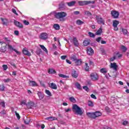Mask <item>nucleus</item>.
Instances as JSON below:
<instances>
[{"label": "nucleus", "mask_w": 129, "mask_h": 129, "mask_svg": "<svg viewBox=\"0 0 129 129\" xmlns=\"http://www.w3.org/2000/svg\"><path fill=\"white\" fill-rule=\"evenodd\" d=\"M7 46H8V48ZM8 49L10 50V51H14V52L17 53V54H20V52L18 51L16 49H14V47H13V46L11 45V43L7 44L5 42H0V51H1V52L5 53V52H7V50H8Z\"/></svg>", "instance_id": "nucleus-1"}, {"label": "nucleus", "mask_w": 129, "mask_h": 129, "mask_svg": "<svg viewBox=\"0 0 129 129\" xmlns=\"http://www.w3.org/2000/svg\"><path fill=\"white\" fill-rule=\"evenodd\" d=\"M67 17V13L64 12H57L55 14V17L60 22H64L65 19L64 18Z\"/></svg>", "instance_id": "nucleus-2"}, {"label": "nucleus", "mask_w": 129, "mask_h": 129, "mask_svg": "<svg viewBox=\"0 0 129 129\" xmlns=\"http://www.w3.org/2000/svg\"><path fill=\"white\" fill-rule=\"evenodd\" d=\"M73 111L79 115H82V114H83V111L81 110V108L78 106L77 104L73 105Z\"/></svg>", "instance_id": "nucleus-3"}, {"label": "nucleus", "mask_w": 129, "mask_h": 129, "mask_svg": "<svg viewBox=\"0 0 129 129\" xmlns=\"http://www.w3.org/2000/svg\"><path fill=\"white\" fill-rule=\"evenodd\" d=\"M95 3L94 1H79V5L80 6H85V5H89V4H94Z\"/></svg>", "instance_id": "nucleus-4"}, {"label": "nucleus", "mask_w": 129, "mask_h": 129, "mask_svg": "<svg viewBox=\"0 0 129 129\" xmlns=\"http://www.w3.org/2000/svg\"><path fill=\"white\" fill-rule=\"evenodd\" d=\"M111 14L113 19H118V16H119V13L118 12L116 11H112L111 12Z\"/></svg>", "instance_id": "nucleus-5"}, {"label": "nucleus", "mask_w": 129, "mask_h": 129, "mask_svg": "<svg viewBox=\"0 0 129 129\" xmlns=\"http://www.w3.org/2000/svg\"><path fill=\"white\" fill-rule=\"evenodd\" d=\"M96 19L97 20V22L98 24H102V25H104V20L101 17H99L98 16H96Z\"/></svg>", "instance_id": "nucleus-6"}, {"label": "nucleus", "mask_w": 129, "mask_h": 129, "mask_svg": "<svg viewBox=\"0 0 129 129\" xmlns=\"http://www.w3.org/2000/svg\"><path fill=\"white\" fill-rule=\"evenodd\" d=\"M91 78L92 80L95 81L98 79V76L97 74L94 73L91 74Z\"/></svg>", "instance_id": "nucleus-7"}, {"label": "nucleus", "mask_w": 129, "mask_h": 129, "mask_svg": "<svg viewBox=\"0 0 129 129\" xmlns=\"http://www.w3.org/2000/svg\"><path fill=\"white\" fill-rule=\"evenodd\" d=\"M22 52H23V54L24 55H26V56H30L31 55V52H30V51H29V50L27 49V48H23Z\"/></svg>", "instance_id": "nucleus-8"}, {"label": "nucleus", "mask_w": 129, "mask_h": 129, "mask_svg": "<svg viewBox=\"0 0 129 129\" xmlns=\"http://www.w3.org/2000/svg\"><path fill=\"white\" fill-rule=\"evenodd\" d=\"M35 104H34V102L32 101H29L27 103L26 106L28 109H30L34 106Z\"/></svg>", "instance_id": "nucleus-9"}, {"label": "nucleus", "mask_w": 129, "mask_h": 129, "mask_svg": "<svg viewBox=\"0 0 129 129\" xmlns=\"http://www.w3.org/2000/svg\"><path fill=\"white\" fill-rule=\"evenodd\" d=\"M40 38L42 40H47V39H48V34L46 33H42L40 34Z\"/></svg>", "instance_id": "nucleus-10"}, {"label": "nucleus", "mask_w": 129, "mask_h": 129, "mask_svg": "<svg viewBox=\"0 0 129 129\" xmlns=\"http://www.w3.org/2000/svg\"><path fill=\"white\" fill-rule=\"evenodd\" d=\"M110 68L113 69L115 71H116V70H117V65H116V63H111Z\"/></svg>", "instance_id": "nucleus-11"}, {"label": "nucleus", "mask_w": 129, "mask_h": 129, "mask_svg": "<svg viewBox=\"0 0 129 129\" xmlns=\"http://www.w3.org/2000/svg\"><path fill=\"white\" fill-rule=\"evenodd\" d=\"M73 42L75 47H78V46H79V42H78V40H77V38L76 37H74L73 39Z\"/></svg>", "instance_id": "nucleus-12"}, {"label": "nucleus", "mask_w": 129, "mask_h": 129, "mask_svg": "<svg viewBox=\"0 0 129 129\" xmlns=\"http://www.w3.org/2000/svg\"><path fill=\"white\" fill-rule=\"evenodd\" d=\"M87 115L90 118H95V112H87Z\"/></svg>", "instance_id": "nucleus-13"}, {"label": "nucleus", "mask_w": 129, "mask_h": 129, "mask_svg": "<svg viewBox=\"0 0 129 129\" xmlns=\"http://www.w3.org/2000/svg\"><path fill=\"white\" fill-rule=\"evenodd\" d=\"M14 24H15V25H16V26H17V27H18V28H22L24 27L23 26V24H22V23H21L16 20L14 21Z\"/></svg>", "instance_id": "nucleus-14"}, {"label": "nucleus", "mask_w": 129, "mask_h": 129, "mask_svg": "<svg viewBox=\"0 0 129 129\" xmlns=\"http://www.w3.org/2000/svg\"><path fill=\"white\" fill-rule=\"evenodd\" d=\"M87 53L88 55H93L94 51H93V49L91 48V47H89L87 49Z\"/></svg>", "instance_id": "nucleus-15"}, {"label": "nucleus", "mask_w": 129, "mask_h": 129, "mask_svg": "<svg viewBox=\"0 0 129 129\" xmlns=\"http://www.w3.org/2000/svg\"><path fill=\"white\" fill-rule=\"evenodd\" d=\"M49 87L51 88L52 89H57V85L56 84H54L53 83H50V85H49Z\"/></svg>", "instance_id": "nucleus-16"}, {"label": "nucleus", "mask_w": 129, "mask_h": 129, "mask_svg": "<svg viewBox=\"0 0 129 129\" xmlns=\"http://www.w3.org/2000/svg\"><path fill=\"white\" fill-rule=\"evenodd\" d=\"M76 65L79 66V65H81L82 64V59H77L76 61H75Z\"/></svg>", "instance_id": "nucleus-17"}, {"label": "nucleus", "mask_w": 129, "mask_h": 129, "mask_svg": "<svg viewBox=\"0 0 129 129\" xmlns=\"http://www.w3.org/2000/svg\"><path fill=\"white\" fill-rule=\"evenodd\" d=\"M29 85L30 86H37V83L33 81H29Z\"/></svg>", "instance_id": "nucleus-18"}, {"label": "nucleus", "mask_w": 129, "mask_h": 129, "mask_svg": "<svg viewBox=\"0 0 129 129\" xmlns=\"http://www.w3.org/2000/svg\"><path fill=\"white\" fill-rule=\"evenodd\" d=\"M38 96L39 97V99H43L44 98V94L41 92H38Z\"/></svg>", "instance_id": "nucleus-19"}, {"label": "nucleus", "mask_w": 129, "mask_h": 129, "mask_svg": "<svg viewBox=\"0 0 129 129\" xmlns=\"http://www.w3.org/2000/svg\"><path fill=\"white\" fill-rule=\"evenodd\" d=\"M1 20L3 22V25H5L6 26L8 25V19H3V18H1Z\"/></svg>", "instance_id": "nucleus-20"}, {"label": "nucleus", "mask_w": 129, "mask_h": 129, "mask_svg": "<svg viewBox=\"0 0 129 129\" xmlns=\"http://www.w3.org/2000/svg\"><path fill=\"white\" fill-rule=\"evenodd\" d=\"M101 34H102V28L101 27L97 31L96 35L99 36V35H101Z\"/></svg>", "instance_id": "nucleus-21"}, {"label": "nucleus", "mask_w": 129, "mask_h": 129, "mask_svg": "<svg viewBox=\"0 0 129 129\" xmlns=\"http://www.w3.org/2000/svg\"><path fill=\"white\" fill-rule=\"evenodd\" d=\"M53 28L56 30V31H58V30H60V25L58 24H55L53 25Z\"/></svg>", "instance_id": "nucleus-22"}, {"label": "nucleus", "mask_w": 129, "mask_h": 129, "mask_svg": "<svg viewBox=\"0 0 129 129\" xmlns=\"http://www.w3.org/2000/svg\"><path fill=\"white\" fill-rule=\"evenodd\" d=\"M75 4H76V2H75V1H72L70 3H67V5H68V6H69V7H72V6H74V5H75Z\"/></svg>", "instance_id": "nucleus-23"}, {"label": "nucleus", "mask_w": 129, "mask_h": 129, "mask_svg": "<svg viewBox=\"0 0 129 129\" xmlns=\"http://www.w3.org/2000/svg\"><path fill=\"white\" fill-rule=\"evenodd\" d=\"M45 119H47V120H56V119H57V118L53 116H50L46 118Z\"/></svg>", "instance_id": "nucleus-24"}, {"label": "nucleus", "mask_w": 129, "mask_h": 129, "mask_svg": "<svg viewBox=\"0 0 129 129\" xmlns=\"http://www.w3.org/2000/svg\"><path fill=\"white\" fill-rule=\"evenodd\" d=\"M40 47L41 48V49L46 53V54H48V50H47V48L44 47V45H40Z\"/></svg>", "instance_id": "nucleus-25"}, {"label": "nucleus", "mask_w": 129, "mask_h": 129, "mask_svg": "<svg viewBox=\"0 0 129 129\" xmlns=\"http://www.w3.org/2000/svg\"><path fill=\"white\" fill-rule=\"evenodd\" d=\"M72 75L74 78H77L78 77V75L76 74V71H75L72 72Z\"/></svg>", "instance_id": "nucleus-26"}, {"label": "nucleus", "mask_w": 129, "mask_h": 129, "mask_svg": "<svg viewBox=\"0 0 129 129\" xmlns=\"http://www.w3.org/2000/svg\"><path fill=\"white\" fill-rule=\"evenodd\" d=\"M119 24V22L117 20L113 21V27H117V25Z\"/></svg>", "instance_id": "nucleus-27"}, {"label": "nucleus", "mask_w": 129, "mask_h": 129, "mask_svg": "<svg viewBox=\"0 0 129 129\" xmlns=\"http://www.w3.org/2000/svg\"><path fill=\"white\" fill-rule=\"evenodd\" d=\"M101 112H99V111H96L95 112V118H96V117H98V116H101Z\"/></svg>", "instance_id": "nucleus-28"}, {"label": "nucleus", "mask_w": 129, "mask_h": 129, "mask_svg": "<svg viewBox=\"0 0 129 129\" xmlns=\"http://www.w3.org/2000/svg\"><path fill=\"white\" fill-rule=\"evenodd\" d=\"M114 56L115 57V58H120L122 56V54L119 53V52H117L115 53Z\"/></svg>", "instance_id": "nucleus-29"}, {"label": "nucleus", "mask_w": 129, "mask_h": 129, "mask_svg": "<svg viewBox=\"0 0 129 129\" xmlns=\"http://www.w3.org/2000/svg\"><path fill=\"white\" fill-rule=\"evenodd\" d=\"M100 72L103 74H105V73H107V70L105 68H103L100 70Z\"/></svg>", "instance_id": "nucleus-30"}, {"label": "nucleus", "mask_w": 129, "mask_h": 129, "mask_svg": "<svg viewBox=\"0 0 129 129\" xmlns=\"http://www.w3.org/2000/svg\"><path fill=\"white\" fill-rule=\"evenodd\" d=\"M4 39L7 43V45H9V44H11V42H12V41L10 40L9 38L5 37Z\"/></svg>", "instance_id": "nucleus-31"}, {"label": "nucleus", "mask_w": 129, "mask_h": 129, "mask_svg": "<svg viewBox=\"0 0 129 129\" xmlns=\"http://www.w3.org/2000/svg\"><path fill=\"white\" fill-rule=\"evenodd\" d=\"M76 24L77 25H79V26H81V25H82L84 24V22L80 20H78L76 21Z\"/></svg>", "instance_id": "nucleus-32"}, {"label": "nucleus", "mask_w": 129, "mask_h": 129, "mask_svg": "<svg viewBox=\"0 0 129 129\" xmlns=\"http://www.w3.org/2000/svg\"><path fill=\"white\" fill-rule=\"evenodd\" d=\"M48 73L49 74H55V73H56V71L53 69H49L48 70Z\"/></svg>", "instance_id": "nucleus-33"}, {"label": "nucleus", "mask_w": 129, "mask_h": 129, "mask_svg": "<svg viewBox=\"0 0 129 129\" xmlns=\"http://www.w3.org/2000/svg\"><path fill=\"white\" fill-rule=\"evenodd\" d=\"M89 44H90V42H89V41L88 40H85L84 42H83V44H84V46H88V45H89Z\"/></svg>", "instance_id": "nucleus-34"}, {"label": "nucleus", "mask_w": 129, "mask_h": 129, "mask_svg": "<svg viewBox=\"0 0 129 129\" xmlns=\"http://www.w3.org/2000/svg\"><path fill=\"white\" fill-rule=\"evenodd\" d=\"M69 100H70V101H71V102H73L74 103H75V102H76V100L73 97H70Z\"/></svg>", "instance_id": "nucleus-35"}, {"label": "nucleus", "mask_w": 129, "mask_h": 129, "mask_svg": "<svg viewBox=\"0 0 129 129\" xmlns=\"http://www.w3.org/2000/svg\"><path fill=\"white\" fill-rule=\"evenodd\" d=\"M121 49L123 52H126V50H127L126 47L123 45L121 46Z\"/></svg>", "instance_id": "nucleus-36"}, {"label": "nucleus", "mask_w": 129, "mask_h": 129, "mask_svg": "<svg viewBox=\"0 0 129 129\" xmlns=\"http://www.w3.org/2000/svg\"><path fill=\"white\" fill-rule=\"evenodd\" d=\"M58 76L59 77H61V78H69V77L63 74H59L58 75Z\"/></svg>", "instance_id": "nucleus-37"}, {"label": "nucleus", "mask_w": 129, "mask_h": 129, "mask_svg": "<svg viewBox=\"0 0 129 129\" xmlns=\"http://www.w3.org/2000/svg\"><path fill=\"white\" fill-rule=\"evenodd\" d=\"M88 34L91 38H94L95 37V35L92 32H89Z\"/></svg>", "instance_id": "nucleus-38"}, {"label": "nucleus", "mask_w": 129, "mask_h": 129, "mask_svg": "<svg viewBox=\"0 0 129 129\" xmlns=\"http://www.w3.org/2000/svg\"><path fill=\"white\" fill-rule=\"evenodd\" d=\"M21 105H26L27 106V100H23L21 102Z\"/></svg>", "instance_id": "nucleus-39"}, {"label": "nucleus", "mask_w": 129, "mask_h": 129, "mask_svg": "<svg viewBox=\"0 0 129 129\" xmlns=\"http://www.w3.org/2000/svg\"><path fill=\"white\" fill-rule=\"evenodd\" d=\"M71 60H72V61H74V62H75L76 61V60L77 59V58L76 57V55H73L71 57Z\"/></svg>", "instance_id": "nucleus-40"}, {"label": "nucleus", "mask_w": 129, "mask_h": 129, "mask_svg": "<svg viewBox=\"0 0 129 129\" xmlns=\"http://www.w3.org/2000/svg\"><path fill=\"white\" fill-rule=\"evenodd\" d=\"M45 93L49 96H52V94L51 93V92H50V91L48 90H45Z\"/></svg>", "instance_id": "nucleus-41"}, {"label": "nucleus", "mask_w": 129, "mask_h": 129, "mask_svg": "<svg viewBox=\"0 0 129 129\" xmlns=\"http://www.w3.org/2000/svg\"><path fill=\"white\" fill-rule=\"evenodd\" d=\"M85 70L86 71H89V66H88V63L87 62L85 63Z\"/></svg>", "instance_id": "nucleus-42"}, {"label": "nucleus", "mask_w": 129, "mask_h": 129, "mask_svg": "<svg viewBox=\"0 0 129 129\" xmlns=\"http://www.w3.org/2000/svg\"><path fill=\"white\" fill-rule=\"evenodd\" d=\"M88 105H89V106H91V107H93V106H94L93 102H92V101H88Z\"/></svg>", "instance_id": "nucleus-43"}, {"label": "nucleus", "mask_w": 129, "mask_h": 129, "mask_svg": "<svg viewBox=\"0 0 129 129\" xmlns=\"http://www.w3.org/2000/svg\"><path fill=\"white\" fill-rule=\"evenodd\" d=\"M75 86H76L77 88H78V89H81V86H80L79 83H76Z\"/></svg>", "instance_id": "nucleus-44"}, {"label": "nucleus", "mask_w": 129, "mask_h": 129, "mask_svg": "<svg viewBox=\"0 0 129 129\" xmlns=\"http://www.w3.org/2000/svg\"><path fill=\"white\" fill-rule=\"evenodd\" d=\"M0 90L1 91H4L5 90V86L4 85H0Z\"/></svg>", "instance_id": "nucleus-45"}, {"label": "nucleus", "mask_w": 129, "mask_h": 129, "mask_svg": "<svg viewBox=\"0 0 129 129\" xmlns=\"http://www.w3.org/2000/svg\"><path fill=\"white\" fill-rule=\"evenodd\" d=\"M85 15H86L87 16H91V13H90V12L89 11H86L85 12Z\"/></svg>", "instance_id": "nucleus-46"}, {"label": "nucleus", "mask_w": 129, "mask_h": 129, "mask_svg": "<svg viewBox=\"0 0 129 129\" xmlns=\"http://www.w3.org/2000/svg\"><path fill=\"white\" fill-rule=\"evenodd\" d=\"M3 68L4 71H6L8 69V66L6 64H4L3 66Z\"/></svg>", "instance_id": "nucleus-47"}, {"label": "nucleus", "mask_w": 129, "mask_h": 129, "mask_svg": "<svg viewBox=\"0 0 129 129\" xmlns=\"http://www.w3.org/2000/svg\"><path fill=\"white\" fill-rule=\"evenodd\" d=\"M122 31L124 35H126L127 34V30H126V29H123Z\"/></svg>", "instance_id": "nucleus-48"}, {"label": "nucleus", "mask_w": 129, "mask_h": 129, "mask_svg": "<svg viewBox=\"0 0 129 129\" xmlns=\"http://www.w3.org/2000/svg\"><path fill=\"white\" fill-rule=\"evenodd\" d=\"M12 12L13 13V14L16 15V16H19V14L17 13V11L14 9H12Z\"/></svg>", "instance_id": "nucleus-49"}, {"label": "nucleus", "mask_w": 129, "mask_h": 129, "mask_svg": "<svg viewBox=\"0 0 129 129\" xmlns=\"http://www.w3.org/2000/svg\"><path fill=\"white\" fill-rule=\"evenodd\" d=\"M23 23L24 24H25L26 26H28L30 24V22L27 20H24Z\"/></svg>", "instance_id": "nucleus-50"}, {"label": "nucleus", "mask_w": 129, "mask_h": 129, "mask_svg": "<svg viewBox=\"0 0 129 129\" xmlns=\"http://www.w3.org/2000/svg\"><path fill=\"white\" fill-rule=\"evenodd\" d=\"M15 114L18 118V119H20L21 118V116H20V114L17 112V111L15 112Z\"/></svg>", "instance_id": "nucleus-51"}, {"label": "nucleus", "mask_w": 129, "mask_h": 129, "mask_svg": "<svg viewBox=\"0 0 129 129\" xmlns=\"http://www.w3.org/2000/svg\"><path fill=\"white\" fill-rule=\"evenodd\" d=\"M83 89L86 90V91H89V88L87 86H84L83 87Z\"/></svg>", "instance_id": "nucleus-52"}, {"label": "nucleus", "mask_w": 129, "mask_h": 129, "mask_svg": "<svg viewBox=\"0 0 129 129\" xmlns=\"http://www.w3.org/2000/svg\"><path fill=\"white\" fill-rule=\"evenodd\" d=\"M4 82H5L6 83H8V82H10L11 81V79H4L3 80Z\"/></svg>", "instance_id": "nucleus-53"}, {"label": "nucleus", "mask_w": 129, "mask_h": 129, "mask_svg": "<svg viewBox=\"0 0 129 129\" xmlns=\"http://www.w3.org/2000/svg\"><path fill=\"white\" fill-rule=\"evenodd\" d=\"M128 124V121H127L126 120H124V121H123L122 124L123 125H126Z\"/></svg>", "instance_id": "nucleus-54"}, {"label": "nucleus", "mask_w": 129, "mask_h": 129, "mask_svg": "<svg viewBox=\"0 0 129 129\" xmlns=\"http://www.w3.org/2000/svg\"><path fill=\"white\" fill-rule=\"evenodd\" d=\"M60 58L62 60H65V59H66V58H67V56L62 55V56H60Z\"/></svg>", "instance_id": "nucleus-55"}, {"label": "nucleus", "mask_w": 129, "mask_h": 129, "mask_svg": "<svg viewBox=\"0 0 129 129\" xmlns=\"http://www.w3.org/2000/svg\"><path fill=\"white\" fill-rule=\"evenodd\" d=\"M1 105H2V106H3V107H6V104L5 103V102L4 101L1 102Z\"/></svg>", "instance_id": "nucleus-56"}, {"label": "nucleus", "mask_w": 129, "mask_h": 129, "mask_svg": "<svg viewBox=\"0 0 129 129\" xmlns=\"http://www.w3.org/2000/svg\"><path fill=\"white\" fill-rule=\"evenodd\" d=\"M115 59H116V58L114 55L113 57H112L110 58V61H111V62H113V61H114V60H115Z\"/></svg>", "instance_id": "nucleus-57"}, {"label": "nucleus", "mask_w": 129, "mask_h": 129, "mask_svg": "<svg viewBox=\"0 0 129 129\" xmlns=\"http://www.w3.org/2000/svg\"><path fill=\"white\" fill-rule=\"evenodd\" d=\"M96 41L97 42H98V43H99V42H100V41H101V37H98V38H97V39H96Z\"/></svg>", "instance_id": "nucleus-58"}, {"label": "nucleus", "mask_w": 129, "mask_h": 129, "mask_svg": "<svg viewBox=\"0 0 129 129\" xmlns=\"http://www.w3.org/2000/svg\"><path fill=\"white\" fill-rule=\"evenodd\" d=\"M14 34H15V35H16V36H19V31H18V30H15V31H14Z\"/></svg>", "instance_id": "nucleus-59"}, {"label": "nucleus", "mask_w": 129, "mask_h": 129, "mask_svg": "<svg viewBox=\"0 0 129 129\" xmlns=\"http://www.w3.org/2000/svg\"><path fill=\"white\" fill-rule=\"evenodd\" d=\"M37 53L38 54V55H39V54H41V53H42V50L41 49H38L37 51Z\"/></svg>", "instance_id": "nucleus-60"}, {"label": "nucleus", "mask_w": 129, "mask_h": 129, "mask_svg": "<svg viewBox=\"0 0 129 129\" xmlns=\"http://www.w3.org/2000/svg\"><path fill=\"white\" fill-rule=\"evenodd\" d=\"M91 97L94 99H96V96H95V95L94 94L91 95Z\"/></svg>", "instance_id": "nucleus-61"}, {"label": "nucleus", "mask_w": 129, "mask_h": 129, "mask_svg": "<svg viewBox=\"0 0 129 129\" xmlns=\"http://www.w3.org/2000/svg\"><path fill=\"white\" fill-rule=\"evenodd\" d=\"M80 13V12H79V11H74V15H79Z\"/></svg>", "instance_id": "nucleus-62"}, {"label": "nucleus", "mask_w": 129, "mask_h": 129, "mask_svg": "<svg viewBox=\"0 0 129 129\" xmlns=\"http://www.w3.org/2000/svg\"><path fill=\"white\" fill-rule=\"evenodd\" d=\"M114 27V31H118V28L117 26H113Z\"/></svg>", "instance_id": "nucleus-63"}, {"label": "nucleus", "mask_w": 129, "mask_h": 129, "mask_svg": "<svg viewBox=\"0 0 129 129\" xmlns=\"http://www.w3.org/2000/svg\"><path fill=\"white\" fill-rule=\"evenodd\" d=\"M6 110H3L1 112V114H3V115H4V114H6Z\"/></svg>", "instance_id": "nucleus-64"}]
</instances>
